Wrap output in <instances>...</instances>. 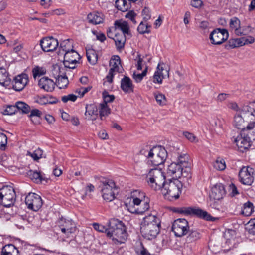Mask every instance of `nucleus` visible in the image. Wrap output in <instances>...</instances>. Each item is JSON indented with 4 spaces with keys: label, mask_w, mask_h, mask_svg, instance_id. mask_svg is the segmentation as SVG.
<instances>
[{
    "label": "nucleus",
    "mask_w": 255,
    "mask_h": 255,
    "mask_svg": "<svg viewBox=\"0 0 255 255\" xmlns=\"http://www.w3.org/2000/svg\"><path fill=\"white\" fill-rule=\"evenodd\" d=\"M251 173H253L252 168L243 167L239 173L240 182L244 185H251L254 181V177Z\"/></svg>",
    "instance_id": "18"
},
{
    "label": "nucleus",
    "mask_w": 255,
    "mask_h": 255,
    "mask_svg": "<svg viewBox=\"0 0 255 255\" xmlns=\"http://www.w3.org/2000/svg\"><path fill=\"white\" fill-rule=\"evenodd\" d=\"M114 40L118 50H121L124 48L126 41V35L124 34H116Z\"/></svg>",
    "instance_id": "31"
},
{
    "label": "nucleus",
    "mask_w": 255,
    "mask_h": 255,
    "mask_svg": "<svg viewBox=\"0 0 255 255\" xmlns=\"http://www.w3.org/2000/svg\"><path fill=\"white\" fill-rule=\"evenodd\" d=\"M114 26L115 29H118L122 31V34L125 35H130L129 26L128 23L123 20H117L115 21Z\"/></svg>",
    "instance_id": "29"
},
{
    "label": "nucleus",
    "mask_w": 255,
    "mask_h": 255,
    "mask_svg": "<svg viewBox=\"0 0 255 255\" xmlns=\"http://www.w3.org/2000/svg\"><path fill=\"white\" fill-rule=\"evenodd\" d=\"M255 124V110L249 105L241 107L239 113L234 116V125L238 129L251 130Z\"/></svg>",
    "instance_id": "1"
},
{
    "label": "nucleus",
    "mask_w": 255,
    "mask_h": 255,
    "mask_svg": "<svg viewBox=\"0 0 255 255\" xmlns=\"http://www.w3.org/2000/svg\"><path fill=\"white\" fill-rule=\"evenodd\" d=\"M30 114L28 117L30 118L31 122L35 125L40 124L41 117L42 115V112L37 109L30 110Z\"/></svg>",
    "instance_id": "33"
},
{
    "label": "nucleus",
    "mask_w": 255,
    "mask_h": 255,
    "mask_svg": "<svg viewBox=\"0 0 255 255\" xmlns=\"http://www.w3.org/2000/svg\"><path fill=\"white\" fill-rule=\"evenodd\" d=\"M17 109L16 106V103L15 105H8L6 108L4 110L3 112L4 115H11L17 112Z\"/></svg>",
    "instance_id": "50"
},
{
    "label": "nucleus",
    "mask_w": 255,
    "mask_h": 255,
    "mask_svg": "<svg viewBox=\"0 0 255 255\" xmlns=\"http://www.w3.org/2000/svg\"><path fill=\"white\" fill-rule=\"evenodd\" d=\"M13 253V254L19 253L18 249L12 244H8L3 247L1 252V254H9Z\"/></svg>",
    "instance_id": "41"
},
{
    "label": "nucleus",
    "mask_w": 255,
    "mask_h": 255,
    "mask_svg": "<svg viewBox=\"0 0 255 255\" xmlns=\"http://www.w3.org/2000/svg\"><path fill=\"white\" fill-rule=\"evenodd\" d=\"M151 152L152 148H151L150 146H146L145 148H143L140 150L139 154L146 157L147 161H148L151 157V155L149 154L151 153Z\"/></svg>",
    "instance_id": "51"
},
{
    "label": "nucleus",
    "mask_w": 255,
    "mask_h": 255,
    "mask_svg": "<svg viewBox=\"0 0 255 255\" xmlns=\"http://www.w3.org/2000/svg\"><path fill=\"white\" fill-rule=\"evenodd\" d=\"M102 95L104 99L103 103H106L107 104V103L113 102L115 99V96L113 95H109L108 92L106 90H104L103 92Z\"/></svg>",
    "instance_id": "52"
},
{
    "label": "nucleus",
    "mask_w": 255,
    "mask_h": 255,
    "mask_svg": "<svg viewBox=\"0 0 255 255\" xmlns=\"http://www.w3.org/2000/svg\"><path fill=\"white\" fill-rule=\"evenodd\" d=\"M252 132L251 130H243L240 135L235 139V142L241 152H244L248 149L251 146L252 140H255V132Z\"/></svg>",
    "instance_id": "7"
},
{
    "label": "nucleus",
    "mask_w": 255,
    "mask_h": 255,
    "mask_svg": "<svg viewBox=\"0 0 255 255\" xmlns=\"http://www.w3.org/2000/svg\"><path fill=\"white\" fill-rule=\"evenodd\" d=\"M225 194L224 185L221 183H217L212 188L210 198L215 200H222Z\"/></svg>",
    "instance_id": "21"
},
{
    "label": "nucleus",
    "mask_w": 255,
    "mask_h": 255,
    "mask_svg": "<svg viewBox=\"0 0 255 255\" xmlns=\"http://www.w3.org/2000/svg\"><path fill=\"white\" fill-rule=\"evenodd\" d=\"M184 214L193 215L207 221H214L215 218L212 217L207 212L198 208L183 207Z\"/></svg>",
    "instance_id": "15"
},
{
    "label": "nucleus",
    "mask_w": 255,
    "mask_h": 255,
    "mask_svg": "<svg viewBox=\"0 0 255 255\" xmlns=\"http://www.w3.org/2000/svg\"><path fill=\"white\" fill-rule=\"evenodd\" d=\"M98 115V108L97 106L94 104L87 105L86 106V112L85 115L89 120H95Z\"/></svg>",
    "instance_id": "24"
},
{
    "label": "nucleus",
    "mask_w": 255,
    "mask_h": 255,
    "mask_svg": "<svg viewBox=\"0 0 255 255\" xmlns=\"http://www.w3.org/2000/svg\"><path fill=\"white\" fill-rule=\"evenodd\" d=\"M93 226L94 229L96 230V231L102 233L105 232L107 235L108 228H106L104 226L95 223H93Z\"/></svg>",
    "instance_id": "57"
},
{
    "label": "nucleus",
    "mask_w": 255,
    "mask_h": 255,
    "mask_svg": "<svg viewBox=\"0 0 255 255\" xmlns=\"http://www.w3.org/2000/svg\"><path fill=\"white\" fill-rule=\"evenodd\" d=\"M135 251L138 255H151L141 243H140V248H136Z\"/></svg>",
    "instance_id": "55"
},
{
    "label": "nucleus",
    "mask_w": 255,
    "mask_h": 255,
    "mask_svg": "<svg viewBox=\"0 0 255 255\" xmlns=\"http://www.w3.org/2000/svg\"><path fill=\"white\" fill-rule=\"evenodd\" d=\"M25 202L28 208L34 211L39 210L43 204L41 197L34 193H29L25 197Z\"/></svg>",
    "instance_id": "14"
},
{
    "label": "nucleus",
    "mask_w": 255,
    "mask_h": 255,
    "mask_svg": "<svg viewBox=\"0 0 255 255\" xmlns=\"http://www.w3.org/2000/svg\"><path fill=\"white\" fill-rule=\"evenodd\" d=\"M154 97L157 103L161 106H163L166 104V98L165 96L160 93H155Z\"/></svg>",
    "instance_id": "46"
},
{
    "label": "nucleus",
    "mask_w": 255,
    "mask_h": 255,
    "mask_svg": "<svg viewBox=\"0 0 255 255\" xmlns=\"http://www.w3.org/2000/svg\"><path fill=\"white\" fill-rule=\"evenodd\" d=\"M248 230L250 234L255 235V219L249 222Z\"/></svg>",
    "instance_id": "58"
},
{
    "label": "nucleus",
    "mask_w": 255,
    "mask_h": 255,
    "mask_svg": "<svg viewBox=\"0 0 255 255\" xmlns=\"http://www.w3.org/2000/svg\"><path fill=\"white\" fill-rule=\"evenodd\" d=\"M144 197L143 194H141L139 198H135L132 200V202H129L128 203H125V205L129 212L131 213L142 214L143 213L147 211L150 207L147 203V201H143L144 207H138L137 205H140V203L142 201V198Z\"/></svg>",
    "instance_id": "11"
},
{
    "label": "nucleus",
    "mask_w": 255,
    "mask_h": 255,
    "mask_svg": "<svg viewBox=\"0 0 255 255\" xmlns=\"http://www.w3.org/2000/svg\"><path fill=\"white\" fill-rule=\"evenodd\" d=\"M38 85L46 91H52L54 90L55 83L48 77H43L39 80Z\"/></svg>",
    "instance_id": "25"
},
{
    "label": "nucleus",
    "mask_w": 255,
    "mask_h": 255,
    "mask_svg": "<svg viewBox=\"0 0 255 255\" xmlns=\"http://www.w3.org/2000/svg\"><path fill=\"white\" fill-rule=\"evenodd\" d=\"M46 72V70L45 68L43 67H40L39 66L35 67L32 70L33 77L35 79H36L37 76H40L45 74Z\"/></svg>",
    "instance_id": "49"
},
{
    "label": "nucleus",
    "mask_w": 255,
    "mask_h": 255,
    "mask_svg": "<svg viewBox=\"0 0 255 255\" xmlns=\"http://www.w3.org/2000/svg\"><path fill=\"white\" fill-rule=\"evenodd\" d=\"M254 211V206L252 202L248 201L245 203L242 209V214L245 216H250Z\"/></svg>",
    "instance_id": "36"
},
{
    "label": "nucleus",
    "mask_w": 255,
    "mask_h": 255,
    "mask_svg": "<svg viewBox=\"0 0 255 255\" xmlns=\"http://www.w3.org/2000/svg\"><path fill=\"white\" fill-rule=\"evenodd\" d=\"M99 188L102 193L103 199L110 202L115 198V193L118 192V188L115 182L111 179L102 178L99 184Z\"/></svg>",
    "instance_id": "5"
},
{
    "label": "nucleus",
    "mask_w": 255,
    "mask_h": 255,
    "mask_svg": "<svg viewBox=\"0 0 255 255\" xmlns=\"http://www.w3.org/2000/svg\"><path fill=\"white\" fill-rule=\"evenodd\" d=\"M7 143V137L6 135L0 132V149H5V146Z\"/></svg>",
    "instance_id": "53"
},
{
    "label": "nucleus",
    "mask_w": 255,
    "mask_h": 255,
    "mask_svg": "<svg viewBox=\"0 0 255 255\" xmlns=\"http://www.w3.org/2000/svg\"><path fill=\"white\" fill-rule=\"evenodd\" d=\"M58 40L53 37L42 38L40 42L42 49L45 52H52L56 49L58 46Z\"/></svg>",
    "instance_id": "17"
},
{
    "label": "nucleus",
    "mask_w": 255,
    "mask_h": 255,
    "mask_svg": "<svg viewBox=\"0 0 255 255\" xmlns=\"http://www.w3.org/2000/svg\"><path fill=\"white\" fill-rule=\"evenodd\" d=\"M147 72V67H146L141 73L136 74L135 72H134L132 75V78L134 79L136 82L139 83L142 80L143 77L146 75Z\"/></svg>",
    "instance_id": "48"
},
{
    "label": "nucleus",
    "mask_w": 255,
    "mask_h": 255,
    "mask_svg": "<svg viewBox=\"0 0 255 255\" xmlns=\"http://www.w3.org/2000/svg\"><path fill=\"white\" fill-rule=\"evenodd\" d=\"M164 70V67L159 64L157 67V70L155 72L153 75V82L155 83L161 84L162 80L166 77H169V69H165V73H163V71Z\"/></svg>",
    "instance_id": "23"
},
{
    "label": "nucleus",
    "mask_w": 255,
    "mask_h": 255,
    "mask_svg": "<svg viewBox=\"0 0 255 255\" xmlns=\"http://www.w3.org/2000/svg\"><path fill=\"white\" fill-rule=\"evenodd\" d=\"M17 111H21L23 114H28L30 111V106L26 103L18 101L16 103Z\"/></svg>",
    "instance_id": "40"
},
{
    "label": "nucleus",
    "mask_w": 255,
    "mask_h": 255,
    "mask_svg": "<svg viewBox=\"0 0 255 255\" xmlns=\"http://www.w3.org/2000/svg\"><path fill=\"white\" fill-rule=\"evenodd\" d=\"M10 82L11 80L6 70L3 67H0V85L7 87L9 86Z\"/></svg>",
    "instance_id": "30"
},
{
    "label": "nucleus",
    "mask_w": 255,
    "mask_h": 255,
    "mask_svg": "<svg viewBox=\"0 0 255 255\" xmlns=\"http://www.w3.org/2000/svg\"><path fill=\"white\" fill-rule=\"evenodd\" d=\"M176 162L184 169V177H191V163L189 156L187 154H181L178 156Z\"/></svg>",
    "instance_id": "16"
},
{
    "label": "nucleus",
    "mask_w": 255,
    "mask_h": 255,
    "mask_svg": "<svg viewBox=\"0 0 255 255\" xmlns=\"http://www.w3.org/2000/svg\"><path fill=\"white\" fill-rule=\"evenodd\" d=\"M209 206L213 209L220 211L223 209V203L222 200H215L210 198Z\"/></svg>",
    "instance_id": "39"
},
{
    "label": "nucleus",
    "mask_w": 255,
    "mask_h": 255,
    "mask_svg": "<svg viewBox=\"0 0 255 255\" xmlns=\"http://www.w3.org/2000/svg\"><path fill=\"white\" fill-rule=\"evenodd\" d=\"M121 88L125 93H130L133 92L134 86L131 80L128 76H124L121 79Z\"/></svg>",
    "instance_id": "27"
},
{
    "label": "nucleus",
    "mask_w": 255,
    "mask_h": 255,
    "mask_svg": "<svg viewBox=\"0 0 255 255\" xmlns=\"http://www.w3.org/2000/svg\"><path fill=\"white\" fill-rule=\"evenodd\" d=\"M57 99H55V101H50L48 99L47 96H38L35 99V102L38 103L40 105H44L47 104H55L58 102Z\"/></svg>",
    "instance_id": "38"
},
{
    "label": "nucleus",
    "mask_w": 255,
    "mask_h": 255,
    "mask_svg": "<svg viewBox=\"0 0 255 255\" xmlns=\"http://www.w3.org/2000/svg\"><path fill=\"white\" fill-rule=\"evenodd\" d=\"M146 181L153 190H160L165 183V176L160 169H151L146 175Z\"/></svg>",
    "instance_id": "6"
},
{
    "label": "nucleus",
    "mask_w": 255,
    "mask_h": 255,
    "mask_svg": "<svg viewBox=\"0 0 255 255\" xmlns=\"http://www.w3.org/2000/svg\"><path fill=\"white\" fill-rule=\"evenodd\" d=\"M121 64V60L120 57L118 55L114 56V58H112L110 62V65L112 67L110 69H113L114 72L118 71L119 67V66Z\"/></svg>",
    "instance_id": "42"
},
{
    "label": "nucleus",
    "mask_w": 255,
    "mask_h": 255,
    "mask_svg": "<svg viewBox=\"0 0 255 255\" xmlns=\"http://www.w3.org/2000/svg\"><path fill=\"white\" fill-rule=\"evenodd\" d=\"M184 170L176 162H173L168 165L167 173L170 176H175L176 178L184 177Z\"/></svg>",
    "instance_id": "22"
},
{
    "label": "nucleus",
    "mask_w": 255,
    "mask_h": 255,
    "mask_svg": "<svg viewBox=\"0 0 255 255\" xmlns=\"http://www.w3.org/2000/svg\"><path fill=\"white\" fill-rule=\"evenodd\" d=\"M43 151L40 148L36 149L34 152L31 153L28 152L27 155H29L35 161L42 157Z\"/></svg>",
    "instance_id": "47"
},
{
    "label": "nucleus",
    "mask_w": 255,
    "mask_h": 255,
    "mask_svg": "<svg viewBox=\"0 0 255 255\" xmlns=\"http://www.w3.org/2000/svg\"><path fill=\"white\" fill-rule=\"evenodd\" d=\"M142 15L143 16V19L146 21L151 18L150 12L149 8L145 7L142 11Z\"/></svg>",
    "instance_id": "59"
},
{
    "label": "nucleus",
    "mask_w": 255,
    "mask_h": 255,
    "mask_svg": "<svg viewBox=\"0 0 255 255\" xmlns=\"http://www.w3.org/2000/svg\"><path fill=\"white\" fill-rule=\"evenodd\" d=\"M182 183L177 179L170 180L169 182H165L161 188L162 194L166 198L171 200L177 199L179 197L181 193Z\"/></svg>",
    "instance_id": "4"
},
{
    "label": "nucleus",
    "mask_w": 255,
    "mask_h": 255,
    "mask_svg": "<svg viewBox=\"0 0 255 255\" xmlns=\"http://www.w3.org/2000/svg\"><path fill=\"white\" fill-rule=\"evenodd\" d=\"M228 37L229 33L227 30L216 28L210 33L209 39L212 44L220 45L226 41Z\"/></svg>",
    "instance_id": "13"
},
{
    "label": "nucleus",
    "mask_w": 255,
    "mask_h": 255,
    "mask_svg": "<svg viewBox=\"0 0 255 255\" xmlns=\"http://www.w3.org/2000/svg\"><path fill=\"white\" fill-rule=\"evenodd\" d=\"M229 190L230 191V194L232 196H235L239 194L237 187L233 183H231L229 185Z\"/></svg>",
    "instance_id": "62"
},
{
    "label": "nucleus",
    "mask_w": 255,
    "mask_h": 255,
    "mask_svg": "<svg viewBox=\"0 0 255 255\" xmlns=\"http://www.w3.org/2000/svg\"><path fill=\"white\" fill-rule=\"evenodd\" d=\"M213 167L218 170H224L226 168V164L224 160L220 157L217 158L213 163Z\"/></svg>",
    "instance_id": "44"
},
{
    "label": "nucleus",
    "mask_w": 255,
    "mask_h": 255,
    "mask_svg": "<svg viewBox=\"0 0 255 255\" xmlns=\"http://www.w3.org/2000/svg\"><path fill=\"white\" fill-rule=\"evenodd\" d=\"M230 27L235 30L240 27V21L236 17L231 19L230 21Z\"/></svg>",
    "instance_id": "54"
},
{
    "label": "nucleus",
    "mask_w": 255,
    "mask_h": 255,
    "mask_svg": "<svg viewBox=\"0 0 255 255\" xmlns=\"http://www.w3.org/2000/svg\"><path fill=\"white\" fill-rule=\"evenodd\" d=\"M160 219L156 215L149 214L145 216L140 225L142 236L147 240L155 239L160 232Z\"/></svg>",
    "instance_id": "2"
},
{
    "label": "nucleus",
    "mask_w": 255,
    "mask_h": 255,
    "mask_svg": "<svg viewBox=\"0 0 255 255\" xmlns=\"http://www.w3.org/2000/svg\"><path fill=\"white\" fill-rule=\"evenodd\" d=\"M99 109V115L101 120H103V117L108 116L110 113L111 109L106 103L100 104Z\"/></svg>",
    "instance_id": "35"
},
{
    "label": "nucleus",
    "mask_w": 255,
    "mask_h": 255,
    "mask_svg": "<svg viewBox=\"0 0 255 255\" xmlns=\"http://www.w3.org/2000/svg\"><path fill=\"white\" fill-rule=\"evenodd\" d=\"M107 236L112 238L115 243L122 244L128 238L126 227L124 223L117 219H111L108 223Z\"/></svg>",
    "instance_id": "3"
},
{
    "label": "nucleus",
    "mask_w": 255,
    "mask_h": 255,
    "mask_svg": "<svg viewBox=\"0 0 255 255\" xmlns=\"http://www.w3.org/2000/svg\"><path fill=\"white\" fill-rule=\"evenodd\" d=\"M27 175L35 183H41L42 181H45L46 178L44 177L40 172L37 171H33L30 170L27 173Z\"/></svg>",
    "instance_id": "32"
},
{
    "label": "nucleus",
    "mask_w": 255,
    "mask_h": 255,
    "mask_svg": "<svg viewBox=\"0 0 255 255\" xmlns=\"http://www.w3.org/2000/svg\"><path fill=\"white\" fill-rule=\"evenodd\" d=\"M16 200V193L10 186L3 187L0 189V204L6 207L14 205Z\"/></svg>",
    "instance_id": "9"
},
{
    "label": "nucleus",
    "mask_w": 255,
    "mask_h": 255,
    "mask_svg": "<svg viewBox=\"0 0 255 255\" xmlns=\"http://www.w3.org/2000/svg\"><path fill=\"white\" fill-rule=\"evenodd\" d=\"M77 98V96L76 95L73 94H69L68 95H65V96H62L61 98V100L64 103H66L68 101L74 102L76 100Z\"/></svg>",
    "instance_id": "56"
},
{
    "label": "nucleus",
    "mask_w": 255,
    "mask_h": 255,
    "mask_svg": "<svg viewBox=\"0 0 255 255\" xmlns=\"http://www.w3.org/2000/svg\"><path fill=\"white\" fill-rule=\"evenodd\" d=\"M242 40L243 41L244 45L252 44L255 42V38L251 36L242 37Z\"/></svg>",
    "instance_id": "60"
},
{
    "label": "nucleus",
    "mask_w": 255,
    "mask_h": 255,
    "mask_svg": "<svg viewBox=\"0 0 255 255\" xmlns=\"http://www.w3.org/2000/svg\"><path fill=\"white\" fill-rule=\"evenodd\" d=\"M191 5L195 8H200L203 5V2L201 0H192Z\"/></svg>",
    "instance_id": "64"
},
{
    "label": "nucleus",
    "mask_w": 255,
    "mask_h": 255,
    "mask_svg": "<svg viewBox=\"0 0 255 255\" xmlns=\"http://www.w3.org/2000/svg\"><path fill=\"white\" fill-rule=\"evenodd\" d=\"M87 19L89 23L97 25L103 23V15L101 13L94 11L88 14Z\"/></svg>",
    "instance_id": "28"
},
{
    "label": "nucleus",
    "mask_w": 255,
    "mask_h": 255,
    "mask_svg": "<svg viewBox=\"0 0 255 255\" xmlns=\"http://www.w3.org/2000/svg\"><path fill=\"white\" fill-rule=\"evenodd\" d=\"M28 81V76L26 74L19 75L12 82V87L15 91H20L25 87Z\"/></svg>",
    "instance_id": "20"
},
{
    "label": "nucleus",
    "mask_w": 255,
    "mask_h": 255,
    "mask_svg": "<svg viewBox=\"0 0 255 255\" xmlns=\"http://www.w3.org/2000/svg\"><path fill=\"white\" fill-rule=\"evenodd\" d=\"M227 106L229 108L236 111L237 113H239V111L241 109V108H240L238 107L237 104L235 102H230L228 103Z\"/></svg>",
    "instance_id": "63"
},
{
    "label": "nucleus",
    "mask_w": 255,
    "mask_h": 255,
    "mask_svg": "<svg viewBox=\"0 0 255 255\" xmlns=\"http://www.w3.org/2000/svg\"><path fill=\"white\" fill-rule=\"evenodd\" d=\"M116 7L122 11H126L130 8V3H128L126 0H117L116 1Z\"/></svg>",
    "instance_id": "37"
},
{
    "label": "nucleus",
    "mask_w": 255,
    "mask_h": 255,
    "mask_svg": "<svg viewBox=\"0 0 255 255\" xmlns=\"http://www.w3.org/2000/svg\"><path fill=\"white\" fill-rule=\"evenodd\" d=\"M149 155L151 157L147 163L149 165L159 166L163 164L167 157V152L161 146H154L152 148V152Z\"/></svg>",
    "instance_id": "8"
},
{
    "label": "nucleus",
    "mask_w": 255,
    "mask_h": 255,
    "mask_svg": "<svg viewBox=\"0 0 255 255\" xmlns=\"http://www.w3.org/2000/svg\"><path fill=\"white\" fill-rule=\"evenodd\" d=\"M189 235L187 237V241L188 242H193L200 238V233L196 230H190Z\"/></svg>",
    "instance_id": "43"
},
{
    "label": "nucleus",
    "mask_w": 255,
    "mask_h": 255,
    "mask_svg": "<svg viewBox=\"0 0 255 255\" xmlns=\"http://www.w3.org/2000/svg\"><path fill=\"white\" fill-rule=\"evenodd\" d=\"M79 55L73 49L66 51L64 54L63 64L65 68L69 69H75V66H70V64H75L77 62L76 58H79Z\"/></svg>",
    "instance_id": "19"
},
{
    "label": "nucleus",
    "mask_w": 255,
    "mask_h": 255,
    "mask_svg": "<svg viewBox=\"0 0 255 255\" xmlns=\"http://www.w3.org/2000/svg\"><path fill=\"white\" fill-rule=\"evenodd\" d=\"M150 27V25H148L142 21L140 22L137 28V31L139 33L142 34L144 33H149L150 32V30L149 29V28Z\"/></svg>",
    "instance_id": "45"
},
{
    "label": "nucleus",
    "mask_w": 255,
    "mask_h": 255,
    "mask_svg": "<svg viewBox=\"0 0 255 255\" xmlns=\"http://www.w3.org/2000/svg\"><path fill=\"white\" fill-rule=\"evenodd\" d=\"M58 226L63 233L60 236L62 242H68L66 239L69 238L70 235L76 231L75 224L72 220L61 218L58 221Z\"/></svg>",
    "instance_id": "10"
},
{
    "label": "nucleus",
    "mask_w": 255,
    "mask_h": 255,
    "mask_svg": "<svg viewBox=\"0 0 255 255\" xmlns=\"http://www.w3.org/2000/svg\"><path fill=\"white\" fill-rule=\"evenodd\" d=\"M172 231L177 237H182L189 231L188 221L183 218L175 220L172 226Z\"/></svg>",
    "instance_id": "12"
},
{
    "label": "nucleus",
    "mask_w": 255,
    "mask_h": 255,
    "mask_svg": "<svg viewBox=\"0 0 255 255\" xmlns=\"http://www.w3.org/2000/svg\"><path fill=\"white\" fill-rule=\"evenodd\" d=\"M67 46L68 47L70 46L69 39L65 40V41H63L62 43H61L60 46V50H62V51L65 52V53H66V51L70 50L69 49L67 48Z\"/></svg>",
    "instance_id": "61"
},
{
    "label": "nucleus",
    "mask_w": 255,
    "mask_h": 255,
    "mask_svg": "<svg viewBox=\"0 0 255 255\" xmlns=\"http://www.w3.org/2000/svg\"><path fill=\"white\" fill-rule=\"evenodd\" d=\"M86 56L88 62L92 65L95 64L98 60V55L93 49L86 50Z\"/></svg>",
    "instance_id": "34"
},
{
    "label": "nucleus",
    "mask_w": 255,
    "mask_h": 255,
    "mask_svg": "<svg viewBox=\"0 0 255 255\" xmlns=\"http://www.w3.org/2000/svg\"><path fill=\"white\" fill-rule=\"evenodd\" d=\"M60 71L59 74L56 77V83L59 88H64L66 87L68 84V80L66 74H69L70 72V69H67L66 72H62L61 69H59Z\"/></svg>",
    "instance_id": "26"
}]
</instances>
